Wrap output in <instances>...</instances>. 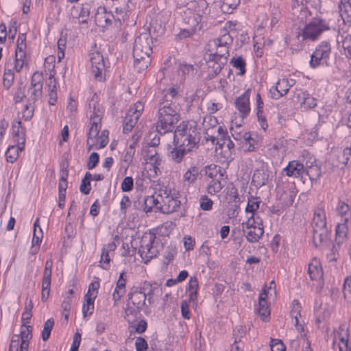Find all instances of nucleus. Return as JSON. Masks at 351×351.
I'll use <instances>...</instances> for the list:
<instances>
[{"label": "nucleus", "mask_w": 351, "mask_h": 351, "mask_svg": "<svg viewBox=\"0 0 351 351\" xmlns=\"http://www.w3.org/2000/svg\"><path fill=\"white\" fill-rule=\"evenodd\" d=\"M43 77L42 73L39 72H35L31 78V86H43Z\"/></svg>", "instance_id": "obj_62"}, {"label": "nucleus", "mask_w": 351, "mask_h": 351, "mask_svg": "<svg viewBox=\"0 0 351 351\" xmlns=\"http://www.w3.org/2000/svg\"><path fill=\"white\" fill-rule=\"evenodd\" d=\"M269 175L265 172L264 169H258L255 170L252 176V182L256 186H262L265 185L268 180Z\"/></svg>", "instance_id": "obj_30"}, {"label": "nucleus", "mask_w": 351, "mask_h": 351, "mask_svg": "<svg viewBox=\"0 0 351 351\" xmlns=\"http://www.w3.org/2000/svg\"><path fill=\"white\" fill-rule=\"evenodd\" d=\"M54 326V321L52 318L48 319L44 324L43 330L42 331V339L43 341L49 339L51 330Z\"/></svg>", "instance_id": "obj_47"}, {"label": "nucleus", "mask_w": 351, "mask_h": 351, "mask_svg": "<svg viewBox=\"0 0 351 351\" xmlns=\"http://www.w3.org/2000/svg\"><path fill=\"white\" fill-rule=\"evenodd\" d=\"M304 171V165L303 163L298 160H292L290 161L287 166L282 169L281 175H285L289 177L302 178Z\"/></svg>", "instance_id": "obj_14"}, {"label": "nucleus", "mask_w": 351, "mask_h": 351, "mask_svg": "<svg viewBox=\"0 0 351 351\" xmlns=\"http://www.w3.org/2000/svg\"><path fill=\"white\" fill-rule=\"evenodd\" d=\"M32 328L29 325H23L19 335L21 340L20 351H28L29 341L32 337Z\"/></svg>", "instance_id": "obj_25"}, {"label": "nucleus", "mask_w": 351, "mask_h": 351, "mask_svg": "<svg viewBox=\"0 0 351 351\" xmlns=\"http://www.w3.org/2000/svg\"><path fill=\"white\" fill-rule=\"evenodd\" d=\"M66 40L65 38L60 37L58 40V58L60 61L64 57V50L66 48Z\"/></svg>", "instance_id": "obj_55"}, {"label": "nucleus", "mask_w": 351, "mask_h": 351, "mask_svg": "<svg viewBox=\"0 0 351 351\" xmlns=\"http://www.w3.org/2000/svg\"><path fill=\"white\" fill-rule=\"evenodd\" d=\"M12 133L14 141L21 145V148L25 147V129L21 125V120H15L12 123Z\"/></svg>", "instance_id": "obj_22"}, {"label": "nucleus", "mask_w": 351, "mask_h": 351, "mask_svg": "<svg viewBox=\"0 0 351 351\" xmlns=\"http://www.w3.org/2000/svg\"><path fill=\"white\" fill-rule=\"evenodd\" d=\"M173 136V143L175 145H179L184 148H190V151H193V148L197 147V135L198 132L195 123L189 121H183L180 123Z\"/></svg>", "instance_id": "obj_3"}, {"label": "nucleus", "mask_w": 351, "mask_h": 351, "mask_svg": "<svg viewBox=\"0 0 351 351\" xmlns=\"http://www.w3.org/2000/svg\"><path fill=\"white\" fill-rule=\"evenodd\" d=\"M199 174V168L196 166L190 167L184 173L183 180L184 182H187L189 185L193 184L197 180Z\"/></svg>", "instance_id": "obj_37"}, {"label": "nucleus", "mask_w": 351, "mask_h": 351, "mask_svg": "<svg viewBox=\"0 0 351 351\" xmlns=\"http://www.w3.org/2000/svg\"><path fill=\"white\" fill-rule=\"evenodd\" d=\"M178 90L174 87L164 90L158 101L157 110L156 130L160 135L171 134L175 125L180 119L177 106L173 99L178 95Z\"/></svg>", "instance_id": "obj_1"}, {"label": "nucleus", "mask_w": 351, "mask_h": 351, "mask_svg": "<svg viewBox=\"0 0 351 351\" xmlns=\"http://www.w3.org/2000/svg\"><path fill=\"white\" fill-rule=\"evenodd\" d=\"M27 65V60L25 53H15V60L14 69L16 72H20L24 66Z\"/></svg>", "instance_id": "obj_39"}, {"label": "nucleus", "mask_w": 351, "mask_h": 351, "mask_svg": "<svg viewBox=\"0 0 351 351\" xmlns=\"http://www.w3.org/2000/svg\"><path fill=\"white\" fill-rule=\"evenodd\" d=\"M313 230L319 228H326L325 216L322 212H315L312 221Z\"/></svg>", "instance_id": "obj_36"}, {"label": "nucleus", "mask_w": 351, "mask_h": 351, "mask_svg": "<svg viewBox=\"0 0 351 351\" xmlns=\"http://www.w3.org/2000/svg\"><path fill=\"white\" fill-rule=\"evenodd\" d=\"M330 29V25L328 21L321 18H313L301 32L298 33V37H302V40H309L315 41L319 38L321 34Z\"/></svg>", "instance_id": "obj_5"}, {"label": "nucleus", "mask_w": 351, "mask_h": 351, "mask_svg": "<svg viewBox=\"0 0 351 351\" xmlns=\"http://www.w3.org/2000/svg\"><path fill=\"white\" fill-rule=\"evenodd\" d=\"M226 60L213 58L212 56L208 55L207 60L208 77L213 78L217 75L221 71L222 67L226 64Z\"/></svg>", "instance_id": "obj_18"}, {"label": "nucleus", "mask_w": 351, "mask_h": 351, "mask_svg": "<svg viewBox=\"0 0 351 351\" xmlns=\"http://www.w3.org/2000/svg\"><path fill=\"white\" fill-rule=\"evenodd\" d=\"M308 274L311 280L323 281V271L319 260L315 258L310 261Z\"/></svg>", "instance_id": "obj_19"}, {"label": "nucleus", "mask_w": 351, "mask_h": 351, "mask_svg": "<svg viewBox=\"0 0 351 351\" xmlns=\"http://www.w3.org/2000/svg\"><path fill=\"white\" fill-rule=\"evenodd\" d=\"M134 181L132 177H125L121 183V190L123 192H128L132 190Z\"/></svg>", "instance_id": "obj_58"}, {"label": "nucleus", "mask_w": 351, "mask_h": 351, "mask_svg": "<svg viewBox=\"0 0 351 351\" xmlns=\"http://www.w3.org/2000/svg\"><path fill=\"white\" fill-rule=\"evenodd\" d=\"M21 340L19 335H14L12 337L8 351H20Z\"/></svg>", "instance_id": "obj_57"}, {"label": "nucleus", "mask_w": 351, "mask_h": 351, "mask_svg": "<svg viewBox=\"0 0 351 351\" xmlns=\"http://www.w3.org/2000/svg\"><path fill=\"white\" fill-rule=\"evenodd\" d=\"M158 197L160 203L158 209L162 213L170 214L176 212L180 206L178 193H172L167 187H160L158 190Z\"/></svg>", "instance_id": "obj_6"}, {"label": "nucleus", "mask_w": 351, "mask_h": 351, "mask_svg": "<svg viewBox=\"0 0 351 351\" xmlns=\"http://www.w3.org/2000/svg\"><path fill=\"white\" fill-rule=\"evenodd\" d=\"M239 0H223L221 9L224 13H232V11L239 5Z\"/></svg>", "instance_id": "obj_41"}, {"label": "nucleus", "mask_w": 351, "mask_h": 351, "mask_svg": "<svg viewBox=\"0 0 351 351\" xmlns=\"http://www.w3.org/2000/svg\"><path fill=\"white\" fill-rule=\"evenodd\" d=\"M301 306L298 300H294L292 303L291 310L290 312L291 317L294 320L293 323L295 326L298 330H303L301 324H299L298 318L301 316Z\"/></svg>", "instance_id": "obj_29"}, {"label": "nucleus", "mask_w": 351, "mask_h": 351, "mask_svg": "<svg viewBox=\"0 0 351 351\" xmlns=\"http://www.w3.org/2000/svg\"><path fill=\"white\" fill-rule=\"evenodd\" d=\"M99 154L96 152H93L90 154L88 158V162L87 163V168L89 170L93 169L96 167L99 162Z\"/></svg>", "instance_id": "obj_60"}, {"label": "nucleus", "mask_w": 351, "mask_h": 351, "mask_svg": "<svg viewBox=\"0 0 351 351\" xmlns=\"http://www.w3.org/2000/svg\"><path fill=\"white\" fill-rule=\"evenodd\" d=\"M114 19L110 12H107L104 7H99L95 16V21L97 26L104 27L110 25Z\"/></svg>", "instance_id": "obj_16"}, {"label": "nucleus", "mask_w": 351, "mask_h": 351, "mask_svg": "<svg viewBox=\"0 0 351 351\" xmlns=\"http://www.w3.org/2000/svg\"><path fill=\"white\" fill-rule=\"evenodd\" d=\"M339 9L343 20H345V18L351 19V0H341Z\"/></svg>", "instance_id": "obj_35"}, {"label": "nucleus", "mask_w": 351, "mask_h": 351, "mask_svg": "<svg viewBox=\"0 0 351 351\" xmlns=\"http://www.w3.org/2000/svg\"><path fill=\"white\" fill-rule=\"evenodd\" d=\"M317 106V100L313 97L307 95L304 97V100L302 103V107L305 109H311Z\"/></svg>", "instance_id": "obj_54"}, {"label": "nucleus", "mask_w": 351, "mask_h": 351, "mask_svg": "<svg viewBox=\"0 0 351 351\" xmlns=\"http://www.w3.org/2000/svg\"><path fill=\"white\" fill-rule=\"evenodd\" d=\"M108 131L107 130H104L101 132L100 135H98V137L95 141H98L97 148L101 149L106 146L108 143Z\"/></svg>", "instance_id": "obj_51"}, {"label": "nucleus", "mask_w": 351, "mask_h": 351, "mask_svg": "<svg viewBox=\"0 0 351 351\" xmlns=\"http://www.w3.org/2000/svg\"><path fill=\"white\" fill-rule=\"evenodd\" d=\"M191 152L190 148L175 145V147L170 151L169 156L173 161L180 163L183 160L184 156Z\"/></svg>", "instance_id": "obj_26"}, {"label": "nucleus", "mask_w": 351, "mask_h": 351, "mask_svg": "<svg viewBox=\"0 0 351 351\" xmlns=\"http://www.w3.org/2000/svg\"><path fill=\"white\" fill-rule=\"evenodd\" d=\"M292 84H289L287 79H281L278 81L275 87L269 90L271 97L276 99L285 95Z\"/></svg>", "instance_id": "obj_17"}, {"label": "nucleus", "mask_w": 351, "mask_h": 351, "mask_svg": "<svg viewBox=\"0 0 351 351\" xmlns=\"http://www.w3.org/2000/svg\"><path fill=\"white\" fill-rule=\"evenodd\" d=\"M230 133L233 138L236 141L241 140V134L243 132V129L241 124L237 123V122H234L233 121L231 122V126L230 128Z\"/></svg>", "instance_id": "obj_46"}, {"label": "nucleus", "mask_w": 351, "mask_h": 351, "mask_svg": "<svg viewBox=\"0 0 351 351\" xmlns=\"http://www.w3.org/2000/svg\"><path fill=\"white\" fill-rule=\"evenodd\" d=\"M160 197H155L154 195H149L144 197L143 201V210L145 213H148L152 209L156 206L158 208L160 206Z\"/></svg>", "instance_id": "obj_31"}, {"label": "nucleus", "mask_w": 351, "mask_h": 351, "mask_svg": "<svg viewBox=\"0 0 351 351\" xmlns=\"http://www.w3.org/2000/svg\"><path fill=\"white\" fill-rule=\"evenodd\" d=\"M146 161L153 166L156 174H157L158 171L161 172L160 168L162 160L157 152H154L152 153V151H148L146 156Z\"/></svg>", "instance_id": "obj_27"}, {"label": "nucleus", "mask_w": 351, "mask_h": 351, "mask_svg": "<svg viewBox=\"0 0 351 351\" xmlns=\"http://www.w3.org/2000/svg\"><path fill=\"white\" fill-rule=\"evenodd\" d=\"M96 297L97 294L91 297L88 293H86L84 296L86 304H84L82 307L84 317H86L87 315H90L93 313L94 309V300Z\"/></svg>", "instance_id": "obj_34"}, {"label": "nucleus", "mask_w": 351, "mask_h": 351, "mask_svg": "<svg viewBox=\"0 0 351 351\" xmlns=\"http://www.w3.org/2000/svg\"><path fill=\"white\" fill-rule=\"evenodd\" d=\"M260 201L257 197H251L248 199L247 206L245 208V212L251 213L252 215L255 214V211L258 209Z\"/></svg>", "instance_id": "obj_49"}, {"label": "nucleus", "mask_w": 351, "mask_h": 351, "mask_svg": "<svg viewBox=\"0 0 351 351\" xmlns=\"http://www.w3.org/2000/svg\"><path fill=\"white\" fill-rule=\"evenodd\" d=\"M337 336L342 344L347 343L349 341L348 328L345 324H342L339 326Z\"/></svg>", "instance_id": "obj_48"}, {"label": "nucleus", "mask_w": 351, "mask_h": 351, "mask_svg": "<svg viewBox=\"0 0 351 351\" xmlns=\"http://www.w3.org/2000/svg\"><path fill=\"white\" fill-rule=\"evenodd\" d=\"M156 239V234L151 232L145 233L141 237L138 253L145 263L158 254V247L154 245Z\"/></svg>", "instance_id": "obj_8"}, {"label": "nucleus", "mask_w": 351, "mask_h": 351, "mask_svg": "<svg viewBox=\"0 0 351 351\" xmlns=\"http://www.w3.org/2000/svg\"><path fill=\"white\" fill-rule=\"evenodd\" d=\"M331 52V46L329 42L322 41L311 54L309 62L311 67L315 69L322 64V60L329 58Z\"/></svg>", "instance_id": "obj_12"}, {"label": "nucleus", "mask_w": 351, "mask_h": 351, "mask_svg": "<svg viewBox=\"0 0 351 351\" xmlns=\"http://www.w3.org/2000/svg\"><path fill=\"white\" fill-rule=\"evenodd\" d=\"M338 211L339 213L344 217V221L347 222L348 221V217L350 216V206L345 203L344 202H339L338 204Z\"/></svg>", "instance_id": "obj_50"}, {"label": "nucleus", "mask_w": 351, "mask_h": 351, "mask_svg": "<svg viewBox=\"0 0 351 351\" xmlns=\"http://www.w3.org/2000/svg\"><path fill=\"white\" fill-rule=\"evenodd\" d=\"M271 351H285V346L282 341L278 339H271Z\"/></svg>", "instance_id": "obj_61"}, {"label": "nucleus", "mask_w": 351, "mask_h": 351, "mask_svg": "<svg viewBox=\"0 0 351 351\" xmlns=\"http://www.w3.org/2000/svg\"><path fill=\"white\" fill-rule=\"evenodd\" d=\"M128 298L125 314L127 316L132 315L136 317L145 304L146 293L141 290H135L128 294Z\"/></svg>", "instance_id": "obj_10"}, {"label": "nucleus", "mask_w": 351, "mask_h": 351, "mask_svg": "<svg viewBox=\"0 0 351 351\" xmlns=\"http://www.w3.org/2000/svg\"><path fill=\"white\" fill-rule=\"evenodd\" d=\"M242 230L247 241L256 243L264 233L263 221L256 214L252 215L247 220L241 223Z\"/></svg>", "instance_id": "obj_7"}, {"label": "nucleus", "mask_w": 351, "mask_h": 351, "mask_svg": "<svg viewBox=\"0 0 351 351\" xmlns=\"http://www.w3.org/2000/svg\"><path fill=\"white\" fill-rule=\"evenodd\" d=\"M258 313L263 321L266 320L270 315V310L267 302L263 298H259Z\"/></svg>", "instance_id": "obj_38"}, {"label": "nucleus", "mask_w": 351, "mask_h": 351, "mask_svg": "<svg viewBox=\"0 0 351 351\" xmlns=\"http://www.w3.org/2000/svg\"><path fill=\"white\" fill-rule=\"evenodd\" d=\"M327 228H319L313 230V242L317 247L326 242L328 239Z\"/></svg>", "instance_id": "obj_28"}, {"label": "nucleus", "mask_w": 351, "mask_h": 351, "mask_svg": "<svg viewBox=\"0 0 351 351\" xmlns=\"http://www.w3.org/2000/svg\"><path fill=\"white\" fill-rule=\"evenodd\" d=\"M213 202L206 195H204L200 199V208L203 210H210L212 209Z\"/></svg>", "instance_id": "obj_59"}, {"label": "nucleus", "mask_w": 351, "mask_h": 351, "mask_svg": "<svg viewBox=\"0 0 351 351\" xmlns=\"http://www.w3.org/2000/svg\"><path fill=\"white\" fill-rule=\"evenodd\" d=\"M224 129L223 127L217 128H212L204 130V138L206 141H210L212 144H215V141L219 138V136L223 132Z\"/></svg>", "instance_id": "obj_33"}, {"label": "nucleus", "mask_w": 351, "mask_h": 351, "mask_svg": "<svg viewBox=\"0 0 351 351\" xmlns=\"http://www.w3.org/2000/svg\"><path fill=\"white\" fill-rule=\"evenodd\" d=\"M110 262L109 252L102 248L99 261L100 266L104 269H108L110 267Z\"/></svg>", "instance_id": "obj_53"}, {"label": "nucleus", "mask_w": 351, "mask_h": 351, "mask_svg": "<svg viewBox=\"0 0 351 351\" xmlns=\"http://www.w3.org/2000/svg\"><path fill=\"white\" fill-rule=\"evenodd\" d=\"M304 174L306 175L311 182L317 181L322 174L320 167L317 165L309 169H304Z\"/></svg>", "instance_id": "obj_40"}, {"label": "nucleus", "mask_w": 351, "mask_h": 351, "mask_svg": "<svg viewBox=\"0 0 351 351\" xmlns=\"http://www.w3.org/2000/svg\"><path fill=\"white\" fill-rule=\"evenodd\" d=\"M202 126L204 130H208V129H212V128H220L221 126L218 124V121L217 118L214 116H206L204 117L203 122H202Z\"/></svg>", "instance_id": "obj_42"}, {"label": "nucleus", "mask_w": 351, "mask_h": 351, "mask_svg": "<svg viewBox=\"0 0 351 351\" xmlns=\"http://www.w3.org/2000/svg\"><path fill=\"white\" fill-rule=\"evenodd\" d=\"M90 61L91 63V70L95 78L99 81L103 79L102 72L105 69L104 58L99 51H94L90 53Z\"/></svg>", "instance_id": "obj_13"}, {"label": "nucleus", "mask_w": 351, "mask_h": 351, "mask_svg": "<svg viewBox=\"0 0 351 351\" xmlns=\"http://www.w3.org/2000/svg\"><path fill=\"white\" fill-rule=\"evenodd\" d=\"M235 106L238 110L242 114L243 118L248 114L250 110L249 90L245 92L236 99Z\"/></svg>", "instance_id": "obj_20"}, {"label": "nucleus", "mask_w": 351, "mask_h": 351, "mask_svg": "<svg viewBox=\"0 0 351 351\" xmlns=\"http://www.w3.org/2000/svg\"><path fill=\"white\" fill-rule=\"evenodd\" d=\"M14 79V74L11 69H5L3 78V85L5 89H9Z\"/></svg>", "instance_id": "obj_45"}, {"label": "nucleus", "mask_w": 351, "mask_h": 351, "mask_svg": "<svg viewBox=\"0 0 351 351\" xmlns=\"http://www.w3.org/2000/svg\"><path fill=\"white\" fill-rule=\"evenodd\" d=\"M23 149L24 147L21 148V145L19 143L17 145L9 146L5 152L7 161L13 163L18 158L19 151H23Z\"/></svg>", "instance_id": "obj_32"}, {"label": "nucleus", "mask_w": 351, "mask_h": 351, "mask_svg": "<svg viewBox=\"0 0 351 351\" xmlns=\"http://www.w3.org/2000/svg\"><path fill=\"white\" fill-rule=\"evenodd\" d=\"M93 122L90 121V127L88 133L86 144L88 149L90 151L95 145H97L98 141H95L98 137L100 129L101 123H99V118L97 117L94 119Z\"/></svg>", "instance_id": "obj_15"}, {"label": "nucleus", "mask_w": 351, "mask_h": 351, "mask_svg": "<svg viewBox=\"0 0 351 351\" xmlns=\"http://www.w3.org/2000/svg\"><path fill=\"white\" fill-rule=\"evenodd\" d=\"M230 63L232 66L239 70V75H244L245 73V62L241 56L233 57Z\"/></svg>", "instance_id": "obj_44"}, {"label": "nucleus", "mask_w": 351, "mask_h": 351, "mask_svg": "<svg viewBox=\"0 0 351 351\" xmlns=\"http://www.w3.org/2000/svg\"><path fill=\"white\" fill-rule=\"evenodd\" d=\"M351 155V148L346 147L342 150L338 151L335 156V159L333 160L332 164L337 167L343 169L348 163Z\"/></svg>", "instance_id": "obj_24"}, {"label": "nucleus", "mask_w": 351, "mask_h": 351, "mask_svg": "<svg viewBox=\"0 0 351 351\" xmlns=\"http://www.w3.org/2000/svg\"><path fill=\"white\" fill-rule=\"evenodd\" d=\"M144 109V104L137 101L128 111L123 121V131L124 133L130 132L137 123Z\"/></svg>", "instance_id": "obj_11"}, {"label": "nucleus", "mask_w": 351, "mask_h": 351, "mask_svg": "<svg viewBox=\"0 0 351 351\" xmlns=\"http://www.w3.org/2000/svg\"><path fill=\"white\" fill-rule=\"evenodd\" d=\"M342 47L346 56L351 59V35H347L342 42Z\"/></svg>", "instance_id": "obj_56"}, {"label": "nucleus", "mask_w": 351, "mask_h": 351, "mask_svg": "<svg viewBox=\"0 0 351 351\" xmlns=\"http://www.w3.org/2000/svg\"><path fill=\"white\" fill-rule=\"evenodd\" d=\"M228 138L227 132L224 130L223 132L221 133V134L219 136V138L215 141L216 150H218L220 149L221 150V153L223 152L225 149H226V141H224V139Z\"/></svg>", "instance_id": "obj_52"}, {"label": "nucleus", "mask_w": 351, "mask_h": 351, "mask_svg": "<svg viewBox=\"0 0 351 351\" xmlns=\"http://www.w3.org/2000/svg\"><path fill=\"white\" fill-rule=\"evenodd\" d=\"M124 272L120 274L119 278L116 284V287L112 293V299L114 300V305H117V302L119 301L125 293L126 278H124Z\"/></svg>", "instance_id": "obj_21"}, {"label": "nucleus", "mask_w": 351, "mask_h": 351, "mask_svg": "<svg viewBox=\"0 0 351 351\" xmlns=\"http://www.w3.org/2000/svg\"><path fill=\"white\" fill-rule=\"evenodd\" d=\"M92 177L93 176L90 173L86 172L84 178L82 180L80 190L85 195L88 194L91 189L90 180L92 179Z\"/></svg>", "instance_id": "obj_43"}, {"label": "nucleus", "mask_w": 351, "mask_h": 351, "mask_svg": "<svg viewBox=\"0 0 351 351\" xmlns=\"http://www.w3.org/2000/svg\"><path fill=\"white\" fill-rule=\"evenodd\" d=\"M136 351H145L147 349V343L143 337H138L135 342Z\"/></svg>", "instance_id": "obj_64"}, {"label": "nucleus", "mask_w": 351, "mask_h": 351, "mask_svg": "<svg viewBox=\"0 0 351 351\" xmlns=\"http://www.w3.org/2000/svg\"><path fill=\"white\" fill-rule=\"evenodd\" d=\"M233 39L229 33L226 32L220 37L211 40L206 46V51L213 58L228 60L229 56V47L232 45Z\"/></svg>", "instance_id": "obj_4"}, {"label": "nucleus", "mask_w": 351, "mask_h": 351, "mask_svg": "<svg viewBox=\"0 0 351 351\" xmlns=\"http://www.w3.org/2000/svg\"><path fill=\"white\" fill-rule=\"evenodd\" d=\"M152 38L147 33L141 34L134 43V66L138 72L146 69L151 63Z\"/></svg>", "instance_id": "obj_2"}, {"label": "nucleus", "mask_w": 351, "mask_h": 351, "mask_svg": "<svg viewBox=\"0 0 351 351\" xmlns=\"http://www.w3.org/2000/svg\"><path fill=\"white\" fill-rule=\"evenodd\" d=\"M205 173L206 176L211 178L207 186V191L210 195H215L223 187V184L221 182V180L223 179V173L221 168L217 165L213 167L211 165L206 166L205 167Z\"/></svg>", "instance_id": "obj_9"}, {"label": "nucleus", "mask_w": 351, "mask_h": 351, "mask_svg": "<svg viewBox=\"0 0 351 351\" xmlns=\"http://www.w3.org/2000/svg\"><path fill=\"white\" fill-rule=\"evenodd\" d=\"M90 5L89 3H84L80 7V11L78 12V9L75 6H73L71 9V14L73 17L78 18L79 23H86L90 16Z\"/></svg>", "instance_id": "obj_23"}, {"label": "nucleus", "mask_w": 351, "mask_h": 351, "mask_svg": "<svg viewBox=\"0 0 351 351\" xmlns=\"http://www.w3.org/2000/svg\"><path fill=\"white\" fill-rule=\"evenodd\" d=\"M285 141L282 138H279L273 144L270 148V151L273 154H277L280 149L284 148Z\"/></svg>", "instance_id": "obj_63"}]
</instances>
